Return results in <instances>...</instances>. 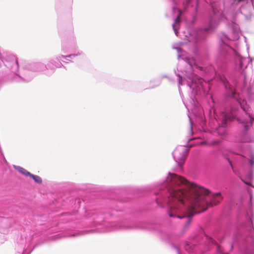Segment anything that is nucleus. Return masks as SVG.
<instances>
[{
	"mask_svg": "<svg viewBox=\"0 0 254 254\" xmlns=\"http://www.w3.org/2000/svg\"><path fill=\"white\" fill-rule=\"evenodd\" d=\"M166 182L170 193V217H191L195 213L204 211L209 206L217 205L223 199L220 192L214 193L211 195V202L208 203L205 198L209 190L190 183L175 174H169Z\"/></svg>",
	"mask_w": 254,
	"mask_h": 254,
	"instance_id": "nucleus-1",
	"label": "nucleus"
},
{
	"mask_svg": "<svg viewBox=\"0 0 254 254\" xmlns=\"http://www.w3.org/2000/svg\"><path fill=\"white\" fill-rule=\"evenodd\" d=\"M188 153V150L184 147L177 148L173 153L174 159L181 168L186 161Z\"/></svg>",
	"mask_w": 254,
	"mask_h": 254,
	"instance_id": "nucleus-2",
	"label": "nucleus"
},
{
	"mask_svg": "<svg viewBox=\"0 0 254 254\" xmlns=\"http://www.w3.org/2000/svg\"><path fill=\"white\" fill-rule=\"evenodd\" d=\"M179 14L177 16V18L175 19L174 23L172 25V27L175 31L176 34H177L178 29L179 28V25L181 22V11L179 10Z\"/></svg>",
	"mask_w": 254,
	"mask_h": 254,
	"instance_id": "nucleus-3",
	"label": "nucleus"
},
{
	"mask_svg": "<svg viewBox=\"0 0 254 254\" xmlns=\"http://www.w3.org/2000/svg\"><path fill=\"white\" fill-rule=\"evenodd\" d=\"M15 170L18 171L20 173L25 176H30L31 173L29 172L25 169L20 166H14Z\"/></svg>",
	"mask_w": 254,
	"mask_h": 254,
	"instance_id": "nucleus-4",
	"label": "nucleus"
},
{
	"mask_svg": "<svg viewBox=\"0 0 254 254\" xmlns=\"http://www.w3.org/2000/svg\"><path fill=\"white\" fill-rule=\"evenodd\" d=\"M29 177L32 178L34 180V181L38 184H41L42 182V180L41 178L38 176L34 175L31 174Z\"/></svg>",
	"mask_w": 254,
	"mask_h": 254,
	"instance_id": "nucleus-5",
	"label": "nucleus"
},
{
	"mask_svg": "<svg viewBox=\"0 0 254 254\" xmlns=\"http://www.w3.org/2000/svg\"><path fill=\"white\" fill-rule=\"evenodd\" d=\"M231 115L230 114H225L222 121V126L223 127H225L226 125V123L228 120H230L231 119Z\"/></svg>",
	"mask_w": 254,
	"mask_h": 254,
	"instance_id": "nucleus-6",
	"label": "nucleus"
},
{
	"mask_svg": "<svg viewBox=\"0 0 254 254\" xmlns=\"http://www.w3.org/2000/svg\"><path fill=\"white\" fill-rule=\"evenodd\" d=\"M249 164L252 167H254V155L252 154L249 159Z\"/></svg>",
	"mask_w": 254,
	"mask_h": 254,
	"instance_id": "nucleus-7",
	"label": "nucleus"
},
{
	"mask_svg": "<svg viewBox=\"0 0 254 254\" xmlns=\"http://www.w3.org/2000/svg\"><path fill=\"white\" fill-rule=\"evenodd\" d=\"M240 141L242 142H249L250 141V138L248 137L247 135H245L244 137L241 139Z\"/></svg>",
	"mask_w": 254,
	"mask_h": 254,
	"instance_id": "nucleus-8",
	"label": "nucleus"
},
{
	"mask_svg": "<svg viewBox=\"0 0 254 254\" xmlns=\"http://www.w3.org/2000/svg\"><path fill=\"white\" fill-rule=\"evenodd\" d=\"M243 182L245 184H247V185H250V186L251 185V184H250V183H248V182H246L244 181V180H243Z\"/></svg>",
	"mask_w": 254,
	"mask_h": 254,
	"instance_id": "nucleus-9",
	"label": "nucleus"
},
{
	"mask_svg": "<svg viewBox=\"0 0 254 254\" xmlns=\"http://www.w3.org/2000/svg\"><path fill=\"white\" fill-rule=\"evenodd\" d=\"M195 64V62L193 60H192V61L191 63H190V65L191 66L193 64Z\"/></svg>",
	"mask_w": 254,
	"mask_h": 254,
	"instance_id": "nucleus-10",
	"label": "nucleus"
}]
</instances>
